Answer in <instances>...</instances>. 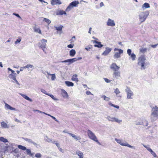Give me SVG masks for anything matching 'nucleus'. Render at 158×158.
I'll use <instances>...</instances> for the list:
<instances>
[{"label": "nucleus", "instance_id": "11", "mask_svg": "<svg viewBox=\"0 0 158 158\" xmlns=\"http://www.w3.org/2000/svg\"><path fill=\"white\" fill-rule=\"evenodd\" d=\"M106 24L108 26L114 27L115 26V24L113 20L109 18L106 22Z\"/></svg>", "mask_w": 158, "mask_h": 158}, {"label": "nucleus", "instance_id": "24", "mask_svg": "<svg viewBox=\"0 0 158 158\" xmlns=\"http://www.w3.org/2000/svg\"><path fill=\"white\" fill-rule=\"evenodd\" d=\"M77 74H74L73 75L71 78V80L72 81H75L76 82H77L78 81V79L77 78Z\"/></svg>", "mask_w": 158, "mask_h": 158}, {"label": "nucleus", "instance_id": "48", "mask_svg": "<svg viewBox=\"0 0 158 158\" xmlns=\"http://www.w3.org/2000/svg\"><path fill=\"white\" fill-rule=\"evenodd\" d=\"M101 43L99 42V43H98L97 44H95L94 45V47H97L98 48H100L102 47L103 45L101 44Z\"/></svg>", "mask_w": 158, "mask_h": 158}, {"label": "nucleus", "instance_id": "47", "mask_svg": "<svg viewBox=\"0 0 158 158\" xmlns=\"http://www.w3.org/2000/svg\"><path fill=\"white\" fill-rule=\"evenodd\" d=\"M21 40V38L20 37H19L18 39H16V40L15 42V44H17L19 43Z\"/></svg>", "mask_w": 158, "mask_h": 158}, {"label": "nucleus", "instance_id": "41", "mask_svg": "<svg viewBox=\"0 0 158 158\" xmlns=\"http://www.w3.org/2000/svg\"><path fill=\"white\" fill-rule=\"evenodd\" d=\"M63 26L61 25H60V26L58 27H56V26H54V27L56 28V29L58 31H61L62 29Z\"/></svg>", "mask_w": 158, "mask_h": 158}, {"label": "nucleus", "instance_id": "36", "mask_svg": "<svg viewBox=\"0 0 158 158\" xmlns=\"http://www.w3.org/2000/svg\"><path fill=\"white\" fill-rule=\"evenodd\" d=\"M43 21L46 22L48 25H49L51 22V20L46 18H44Z\"/></svg>", "mask_w": 158, "mask_h": 158}, {"label": "nucleus", "instance_id": "38", "mask_svg": "<svg viewBox=\"0 0 158 158\" xmlns=\"http://www.w3.org/2000/svg\"><path fill=\"white\" fill-rule=\"evenodd\" d=\"M130 56V58L132 59V60L134 61L135 60L136 57V55L134 53H132Z\"/></svg>", "mask_w": 158, "mask_h": 158}, {"label": "nucleus", "instance_id": "40", "mask_svg": "<svg viewBox=\"0 0 158 158\" xmlns=\"http://www.w3.org/2000/svg\"><path fill=\"white\" fill-rule=\"evenodd\" d=\"M24 68H31L32 69H33L34 68V66L30 64H28L26 66L24 67Z\"/></svg>", "mask_w": 158, "mask_h": 158}, {"label": "nucleus", "instance_id": "59", "mask_svg": "<svg viewBox=\"0 0 158 158\" xmlns=\"http://www.w3.org/2000/svg\"><path fill=\"white\" fill-rule=\"evenodd\" d=\"M74 46L73 44H70L69 45H68L67 46V47L68 48H73Z\"/></svg>", "mask_w": 158, "mask_h": 158}, {"label": "nucleus", "instance_id": "54", "mask_svg": "<svg viewBox=\"0 0 158 158\" xmlns=\"http://www.w3.org/2000/svg\"><path fill=\"white\" fill-rule=\"evenodd\" d=\"M131 49H128L127 50V53L128 54L129 56L131 55Z\"/></svg>", "mask_w": 158, "mask_h": 158}, {"label": "nucleus", "instance_id": "4", "mask_svg": "<svg viewBox=\"0 0 158 158\" xmlns=\"http://www.w3.org/2000/svg\"><path fill=\"white\" fill-rule=\"evenodd\" d=\"M87 133L89 139L96 142L98 144H101L98 141L94 134L90 130H87Z\"/></svg>", "mask_w": 158, "mask_h": 158}, {"label": "nucleus", "instance_id": "10", "mask_svg": "<svg viewBox=\"0 0 158 158\" xmlns=\"http://www.w3.org/2000/svg\"><path fill=\"white\" fill-rule=\"evenodd\" d=\"M47 40L44 39H42L38 43V46L41 48H45L46 45Z\"/></svg>", "mask_w": 158, "mask_h": 158}, {"label": "nucleus", "instance_id": "17", "mask_svg": "<svg viewBox=\"0 0 158 158\" xmlns=\"http://www.w3.org/2000/svg\"><path fill=\"white\" fill-rule=\"evenodd\" d=\"M120 73L118 71H114L113 74V77L118 79L120 77Z\"/></svg>", "mask_w": 158, "mask_h": 158}, {"label": "nucleus", "instance_id": "21", "mask_svg": "<svg viewBox=\"0 0 158 158\" xmlns=\"http://www.w3.org/2000/svg\"><path fill=\"white\" fill-rule=\"evenodd\" d=\"M24 139L26 141L28 142L29 143L33 144L34 145L36 146L37 144V143L34 142L31 139L28 138H24Z\"/></svg>", "mask_w": 158, "mask_h": 158}, {"label": "nucleus", "instance_id": "61", "mask_svg": "<svg viewBox=\"0 0 158 158\" xmlns=\"http://www.w3.org/2000/svg\"><path fill=\"white\" fill-rule=\"evenodd\" d=\"M33 111L34 112H36V111H37L39 113H44V112H42L41 111H40L39 110H33Z\"/></svg>", "mask_w": 158, "mask_h": 158}, {"label": "nucleus", "instance_id": "16", "mask_svg": "<svg viewBox=\"0 0 158 158\" xmlns=\"http://www.w3.org/2000/svg\"><path fill=\"white\" fill-rule=\"evenodd\" d=\"M51 3L52 5L57 4L60 5L62 3L60 0H51Z\"/></svg>", "mask_w": 158, "mask_h": 158}, {"label": "nucleus", "instance_id": "50", "mask_svg": "<svg viewBox=\"0 0 158 158\" xmlns=\"http://www.w3.org/2000/svg\"><path fill=\"white\" fill-rule=\"evenodd\" d=\"M114 93L117 95L118 94L120 93V91L118 88H116L114 90Z\"/></svg>", "mask_w": 158, "mask_h": 158}, {"label": "nucleus", "instance_id": "51", "mask_svg": "<svg viewBox=\"0 0 158 158\" xmlns=\"http://www.w3.org/2000/svg\"><path fill=\"white\" fill-rule=\"evenodd\" d=\"M41 92H42L43 93L47 95H48V94H48L47 92L44 89H41Z\"/></svg>", "mask_w": 158, "mask_h": 158}, {"label": "nucleus", "instance_id": "3", "mask_svg": "<svg viewBox=\"0 0 158 158\" xmlns=\"http://www.w3.org/2000/svg\"><path fill=\"white\" fill-rule=\"evenodd\" d=\"M149 15L148 11H142L140 12L139 15V19L141 23L144 22L146 19Z\"/></svg>", "mask_w": 158, "mask_h": 158}, {"label": "nucleus", "instance_id": "5", "mask_svg": "<svg viewBox=\"0 0 158 158\" xmlns=\"http://www.w3.org/2000/svg\"><path fill=\"white\" fill-rule=\"evenodd\" d=\"M114 139L118 143L120 144L121 146H127L130 148L135 149V147L130 145L126 141L124 142L122 139H118L117 138H115Z\"/></svg>", "mask_w": 158, "mask_h": 158}, {"label": "nucleus", "instance_id": "53", "mask_svg": "<svg viewBox=\"0 0 158 158\" xmlns=\"http://www.w3.org/2000/svg\"><path fill=\"white\" fill-rule=\"evenodd\" d=\"M147 49L146 48H141L140 49V51L143 53L147 51Z\"/></svg>", "mask_w": 158, "mask_h": 158}, {"label": "nucleus", "instance_id": "46", "mask_svg": "<svg viewBox=\"0 0 158 158\" xmlns=\"http://www.w3.org/2000/svg\"><path fill=\"white\" fill-rule=\"evenodd\" d=\"M18 147L19 149L23 150H25L26 149V148L25 147L21 145H19L18 146Z\"/></svg>", "mask_w": 158, "mask_h": 158}, {"label": "nucleus", "instance_id": "42", "mask_svg": "<svg viewBox=\"0 0 158 158\" xmlns=\"http://www.w3.org/2000/svg\"><path fill=\"white\" fill-rule=\"evenodd\" d=\"M62 63H67L68 64H67V65H69L71 64V61L70 59H67V60L63 61L61 62Z\"/></svg>", "mask_w": 158, "mask_h": 158}, {"label": "nucleus", "instance_id": "9", "mask_svg": "<svg viewBox=\"0 0 158 158\" xmlns=\"http://www.w3.org/2000/svg\"><path fill=\"white\" fill-rule=\"evenodd\" d=\"M114 51L115 52L114 55V57L115 58H118L120 57V54L123 53V51L120 49L115 48L114 49Z\"/></svg>", "mask_w": 158, "mask_h": 158}, {"label": "nucleus", "instance_id": "26", "mask_svg": "<svg viewBox=\"0 0 158 158\" xmlns=\"http://www.w3.org/2000/svg\"><path fill=\"white\" fill-rule=\"evenodd\" d=\"M68 134L73 137L74 139L77 140H80L81 139V138L79 136H77L74 134L70 133H68Z\"/></svg>", "mask_w": 158, "mask_h": 158}, {"label": "nucleus", "instance_id": "55", "mask_svg": "<svg viewBox=\"0 0 158 158\" xmlns=\"http://www.w3.org/2000/svg\"><path fill=\"white\" fill-rule=\"evenodd\" d=\"M152 155L154 157H157V156L156 153L153 151V152H152V153H151Z\"/></svg>", "mask_w": 158, "mask_h": 158}, {"label": "nucleus", "instance_id": "22", "mask_svg": "<svg viewBox=\"0 0 158 158\" xmlns=\"http://www.w3.org/2000/svg\"><path fill=\"white\" fill-rule=\"evenodd\" d=\"M1 126L2 128H8L9 127L8 125L4 121H2L1 123Z\"/></svg>", "mask_w": 158, "mask_h": 158}, {"label": "nucleus", "instance_id": "19", "mask_svg": "<svg viewBox=\"0 0 158 158\" xmlns=\"http://www.w3.org/2000/svg\"><path fill=\"white\" fill-rule=\"evenodd\" d=\"M150 7L149 4L147 2H145L142 6L141 8L143 10H144L145 9L149 8Z\"/></svg>", "mask_w": 158, "mask_h": 158}, {"label": "nucleus", "instance_id": "25", "mask_svg": "<svg viewBox=\"0 0 158 158\" xmlns=\"http://www.w3.org/2000/svg\"><path fill=\"white\" fill-rule=\"evenodd\" d=\"M66 12L62 10H60L58 11L56 13V15H66Z\"/></svg>", "mask_w": 158, "mask_h": 158}, {"label": "nucleus", "instance_id": "37", "mask_svg": "<svg viewBox=\"0 0 158 158\" xmlns=\"http://www.w3.org/2000/svg\"><path fill=\"white\" fill-rule=\"evenodd\" d=\"M48 75L52 76L51 79L53 81L56 79V75L55 74H50L48 72H47Z\"/></svg>", "mask_w": 158, "mask_h": 158}, {"label": "nucleus", "instance_id": "64", "mask_svg": "<svg viewBox=\"0 0 158 158\" xmlns=\"http://www.w3.org/2000/svg\"><path fill=\"white\" fill-rule=\"evenodd\" d=\"M157 44H156L155 45H151V46L153 48H156L157 46Z\"/></svg>", "mask_w": 158, "mask_h": 158}, {"label": "nucleus", "instance_id": "34", "mask_svg": "<svg viewBox=\"0 0 158 158\" xmlns=\"http://www.w3.org/2000/svg\"><path fill=\"white\" fill-rule=\"evenodd\" d=\"M0 141L5 143L8 142L7 139L2 137H0Z\"/></svg>", "mask_w": 158, "mask_h": 158}, {"label": "nucleus", "instance_id": "28", "mask_svg": "<svg viewBox=\"0 0 158 158\" xmlns=\"http://www.w3.org/2000/svg\"><path fill=\"white\" fill-rule=\"evenodd\" d=\"M148 125V121L145 119H143V122H141V125L144 126H147Z\"/></svg>", "mask_w": 158, "mask_h": 158}, {"label": "nucleus", "instance_id": "15", "mask_svg": "<svg viewBox=\"0 0 158 158\" xmlns=\"http://www.w3.org/2000/svg\"><path fill=\"white\" fill-rule=\"evenodd\" d=\"M111 50L112 49L111 48H109L108 47H106L105 50L102 53V55L104 56L107 55L109 53L111 52Z\"/></svg>", "mask_w": 158, "mask_h": 158}, {"label": "nucleus", "instance_id": "31", "mask_svg": "<svg viewBox=\"0 0 158 158\" xmlns=\"http://www.w3.org/2000/svg\"><path fill=\"white\" fill-rule=\"evenodd\" d=\"M65 83L66 85L68 86H73L74 85V84L70 81H66Z\"/></svg>", "mask_w": 158, "mask_h": 158}, {"label": "nucleus", "instance_id": "43", "mask_svg": "<svg viewBox=\"0 0 158 158\" xmlns=\"http://www.w3.org/2000/svg\"><path fill=\"white\" fill-rule=\"evenodd\" d=\"M92 46L91 45H89L87 46L85 48V49L87 50L88 51H90V49L92 48Z\"/></svg>", "mask_w": 158, "mask_h": 158}, {"label": "nucleus", "instance_id": "18", "mask_svg": "<svg viewBox=\"0 0 158 158\" xmlns=\"http://www.w3.org/2000/svg\"><path fill=\"white\" fill-rule=\"evenodd\" d=\"M76 154L79 156L78 158H84L83 153L79 150H77L76 152Z\"/></svg>", "mask_w": 158, "mask_h": 158}, {"label": "nucleus", "instance_id": "60", "mask_svg": "<svg viewBox=\"0 0 158 158\" xmlns=\"http://www.w3.org/2000/svg\"><path fill=\"white\" fill-rule=\"evenodd\" d=\"M59 150L61 152L64 153V150L62 148H60V147L58 148Z\"/></svg>", "mask_w": 158, "mask_h": 158}, {"label": "nucleus", "instance_id": "62", "mask_svg": "<svg viewBox=\"0 0 158 158\" xmlns=\"http://www.w3.org/2000/svg\"><path fill=\"white\" fill-rule=\"evenodd\" d=\"M86 94L87 95H89L90 94H91V95H93V94H92L89 91H87L86 92Z\"/></svg>", "mask_w": 158, "mask_h": 158}, {"label": "nucleus", "instance_id": "33", "mask_svg": "<svg viewBox=\"0 0 158 158\" xmlns=\"http://www.w3.org/2000/svg\"><path fill=\"white\" fill-rule=\"evenodd\" d=\"M143 145L144 147L146 148V149L151 153L152 152H153L152 150L149 147H148V146H147L144 144H143Z\"/></svg>", "mask_w": 158, "mask_h": 158}, {"label": "nucleus", "instance_id": "14", "mask_svg": "<svg viewBox=\"0 0 158 158\" xmlns=\"http://www.w3.org/2000/svg\"><path fill=\"white\" fill-rule=\"evenodd\" d=\"M61 94L64 98H68L69 97V95L67 93L64 89H62L61 90Z\"/></svg>", "mask_w": 158, "mask_h": 158}, {"label": "nucleus", "instance_id": "27", "mask_svg": "<svg viewBox=\"0 0 158 158\" xmlns=\"http://www.w3.org/2000/svg\"><path fill=\"white\" fill-rule=\"evenodd\" d=\"M81 59H82V58L81 57H78V58H73V59H70V61H71V64H72L74 62H75L78 60H81Z\"/></svg>", "mask_w": 158, "mask_h": 158}, {"label": "nucleus", "instance_id": "23", "mask_svg": "<svg viewBox=\"0 0 158 158\" xmlns=\"http://www.w3.org/2000/svg\"><path fill=\"white\" fill-rule=\"evenodd\" d=\"M20 94L25 99L31 102H32V99H30L29 97H28L26 95L21 93H20Z\"/></svg>", "mask_w": 158, "mask_h": 158}, {"label": "nucleus", "instance_id": "30", "mask_svg": "<svg viewBox=\"0 0 158 158\" xmlns=\"http://www.w3.org/2000/svg\"><path fill=\"white\" fill-rule=\"evenodd\" d=\"M76 54V51L74 49H71L69 51V55L70 56L73 57Z\"/></svg>", "mask_w": 158, "mask_h": 158}, {"label": "nucleus", "instance_id": "58", "mask_svg": "<svg viewBox=\"0 0 158 158\" xmlns=\"http://www.w3.org/2000/svg\"><path fill=\"white\" fill-rule=\"evenodd\" d=\"M13 15H15V16H16L17 17L19 18L20 19H21V17L19 16V15L18 14H16V13H13Z\"/></svg>", "mask_w": 158, "mask_h": 158}, {"label": "nucleus", "instance_id": "32", "mask_svg": "<svg viewBox=\"0 0 158 158\" xmlns=\"http://www.w3.org/2000/svg\"><path fill=\"white\" fill-rule=\"evenodd\" d=\"M13 82L14 83H16L15 85V86L16 88H20V84L17 80H15L14 81H13Z\"/></svg>", "mask_w": 158, "mask_h": 158}, {"label": "nucleus", "instance_id": "29", "mask_svg": "<svg viewBox=\"0 0 158 158\" xmlns=\"http://www.w3.org/2000/svg\"><path fill=\"white\" fill-rule=\"evenodd\" d=\"M33 29L35 32L38 33L40 34L41 33V30L39 28H37L36 26H35L33 27Z\"/></svg>", "mask_w": 158, "mask_h": 158}, {"label": "nucleus", "instance_id": "8", "mask_svg": "<svg viewBox=\"0 0 158 158\" xmlns=\"http://www.w3.org/2000/svg\"><path fill=\"white\" fill-rule=\"evenodd\" d=\"M106 118L109 121L116 122L119 124H120L122 122V120L121 119H119L117 118L114 117H112L108 115L106 117Z\"/></svg>", "mask_w": 158, "mask_h": 158}, {"label": "nucleus", "instance_id": "6", "mask_svg": "<svg viewBox=\"0 0 158 158\" xmlns=\"http://www.w3.org/2000/svg\"><path fill=\"white\" fill-rule=\"evenodd\" d=\"M79 4L78 1H74L70 3L65 10V11L69 12L74 7H77Z\"/></svg>", "mask_w": 158, "mask_h": 158}, {"label": "nucleus", "instance_id": "2", "mask_svg": "<svg viewBox=\"0 0 158 158\" xmlns=\"http://www.w3.org/2000/svg\"><path fill=\"white\" fill-rule=\"evenodd\" d=\"M146 59L144 56H141L138 59V64L140 66L141 70H144L146 68V64L145 60Z\"/></svg>", "mask_w": 158, "mask_h": 158}, {"label": "nucleus", "instance_id": "7", "mask_svg": "<svg viewBox=\"0 0 158 158\" xmlns=\"http://www.w3.org/2000/svg\"><path fill=\"white\" fill-rule=\"evenodd\" d=\"M125 91L126 93L127 96V99H132V97L134 95V94L132 90L129 88L127 87L126 89H125Z\"/></svg>", "mask_w": 158, "mask_h": 158}, {"label": "nucleus", "instance_id": "12", "mask_svg": "<svg viewBox=\"0 0 158 158\" xmlns=\"http://www.w3.org/2000/svg\"><path fill=\"white\" fill-rule=\"evenodd\" d=\"M110 68L114 71H118L120 68L119 67L117 66L116 64L114 63L111 64Z\"/></svg>", "mask_w": 158, "mask_h": 158}, {"label": "nucleus", "instance_id": "35", "mask_svg": "<svg viewBox=\"0 0 158 158\" xmlns=\"http://www.w3.org/2000/svg\"><path fill=\"white\" fill-rule=\"evenodd\" d=\"M108 104L109 105H110L114 107V108H116L117 109H118L119 108V106H117V105H115L114 104H113L111 103V102H110L108 103Z\"/></svg>", "mask_w": 158, "mask_h": 158}, {"label": "nucleus", "instance_id": "57", "mask_svg": "<svg viewBox=\"0 0 158 158\" xmlns=\"http://www.w3.org/2000/svg\"><path fill=\"white\" fill-rule=\"evenodd\" d=\"M104 79L105 82L107 83H109L111 81L110 80H109L108 79L106 78H104Z\"/></svg>", "mask_w": 158, "mask_h": 158}, {"label": "nucleus", "instance_id": "63", "mask_svg": "<svg viewBox=\"0 0 158 158\" xmlns=\"http://www.w3.org/2000/svg\"><path fill=\"white\" fill-rule=\"evenodd\" d=\"M8 70L9 71H10L12 73H15V72L12 69H10V68H8Z\"/></svg>", "mask_w": 158, "mask_h": 158}, {"label": "nucleus", "instance_id": "52", "mask_svg": "<svg viewBox=\"0 0 158 158\" xmlns=\"http://www.w3.org/2000/svg\"><path fill=\"white\" fill-rule=\"evenodd\" d=\"M26 150L27 155H29L30 154H31V150L30 149L26 148Z\"/></svg>", "mask_w": 158, "mask_h": 158}, {"label": "nucleus", "instance_id": "1", "mask_svg": "<svg viewBox=\"0 0 158 158\" xmlns=\"http://www.w3.org/2000/svg\"><path fill=\"white\" fill-rule=\"evenodd\" d=\"M158 118V107L156 106L153 107L150 116V119L152 122L155 121Z\"/></svg>", "mask_w": 158, "mask_h": 158}, {"label": "nucleus", "instance_id": "20", "mask_svg": "<svg viewBox=\"0 0 158 158\" xmlns=\"http://www.w3.org/2000/svg\"><path fill=\"white\" fill-rule=\"evenodd\" d=\"M16 74L15 73H11L9 75L8 77L10 79L15 81L16 80Z\"/></svg>", "mask_w": 158, "mask_h": 158}, {"label": "nucleus", "instance_id": "39", "mask_svg": "<svg viewBox=\"0 0 158 158\" xmlns=\"http://www.w3.org/2000/svg\"><path fill=\"white\" fill-rule=\"evenodd\" d=\"M101 98H103L104 100L106 101H108L110 99V98H109L107 97L105 95H102V96Z\"/></svg>", "mask_w": 158, "mask_h": 158}, {"label": "nucleus", "instance_id": "56", "mask_svg": "<svg viewBox=\"0 0 158 158\" xmlns=\"http://www.w3.org/2000/svg\"><path fill=\"white\" fill-rule=\"evenodd\" d=\"M135 124L136 125H141V122L139 121H136Z\"/></svg>", "mask_w": 158, "mask_h": 158}, {"label": "nucleus", "instance_id": "49", "mask_svg": "<svg viewBox=\"0 0 158 158\" xmlns=\"http://www.w3.org/2000/svg\"><path fill=\"white\" fill-rule=\"evenodd\" d=\"M35 156L36 158H40L42 156V155L40 153H37L35 155Z\"/></svg>", "mask_w": 158, "mask_h": 158}, {"label": "nucleus", "instance_id": "45", "mask_svg": "<svg viewBox=\"0 0 158 158\" xmlns=\"http://www.w3.org/2000/svg\"><path fill=\"white\" fill-rule=\"evenodd\" d=\"M44 139L45 141L48 143H51V142H52V139L48 138L47 136L45 137Z\"/></svg>", "mask_w": 158, "mask_h": 158}, {"label": "nucleus", "instance_id": "44", "mask_svg": "<svg viewBox=\"0 0 158 158\" xmlns=\"http://www.w3.org/2000/svg\"><path fill=\"white\" fill-rule=\"evenodd\" d=\"M48 95L52 99H53L55 101H58L59 99L56 98H55L53 95H52L51 94H48Z\"/></svg>", "mask_w": 158, "mask_h": 158}, {"label": "nucleus", "instance_id": "13", "mask_svg": "<svg viewBox=\"0 0 158 158\" xmlns=\"http://www.w3.org/2000/svg\"><path fill=\"white\" fill-rule=\"evenodd\" d=\"M5 108L6 110H11L16 111V109L14 107H12L10 105L5 102Z\"/></svg>", "mask_w": 158, "mask_h": 158}]
</instances>
